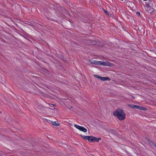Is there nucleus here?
<instances>
[{"instance_id":"1","label":"nucleus","mask_w":156,"mask_h":156,"mask_svg":"<svg viewBox=\"0 0 156 156\" xmlns=\"http://www.w3.org/2000/svg\"><path fill=\"white\" fill-rule=\"evenodd\" d=\"M113 114L120 120L124 119L126 117L125 113L123 110L121 108L117 109L113 112Z\"/></svg>"},{"instance_id":"2","label":"nucleus","mask_w":156,"mask_h":156,"mask_svg":"<svg viewBox=\"0 0 156 156\" xmlns=\"http://www.w3.org/2000/svg\"><path fill=\"white\" fill-rule=\"evenodd\" d=\"M89 61L91 64H93L99 65H102L104 66H113V64L109 62H102L96 61L94 60H90Z\"/></svg>"},{"instance_id":"3","label":"nucleus","mask_w":156,"mask_h":156,"mask_svg":"<svg viewBox=\"0 0 156 156\" xmlns=\"http://www.w3.org/2000/svg\"><path fill=\"white\" fill-rule=\"evenodd\" d=\"M74 126L79 130L84 132H86L87 131V129L85 128L76 124H74Z\"/></svg>"},{"instance_id":"4","label":"nucleus","mask_w":156,"mask_h":156,"mask_svg":"<svg viewBox=\"0 0 156 156\" xmlns=\"http://www.w3.org/2000/svg\"><path fill=\"white\" fill-rule=\"evenodd\" d=\"M100 80L103 81L110 80V79L108 77H102L101 76L100 77Z\"/></svg>"},{"instance_id":"5","label":"nucleus","mask_w":156,"mask_h":156,"mask_svg":"<svg viewBox=\"0 0 156 156\" xmlns=\"http://www.w3.org/2000/svg\"><path fill=\"white\" fill-rule=\"evenodd\" d=\"M94 137L93 136H89L88 141L89 142H94Z\"/></svg>"},{"instance_id":"6","label":"nucleus","mask_w":156,"mask_h":156,"mask_svg":"<svg viewBox=\"0 0 156 156\" xmlns=\"http://www.w3.org/2000/svg\"><path fill=\"white\" fill-rule=\"evenodd\" d=\"M53 125L56 126H58L60 125V124L58 121H54L52 122Z\"/></svg>"},{"instance_id":"7","label":"nucleus","mask_w":156,"mask_h":156,"mask_svg":"<svg viewBox=\"0 0 156 156\" xmlns=\"http://www.w3.org/2000/svg\"><path fill=\"white\" fill-rule=\"evenodd\" d=\"M101 139L100 137H99V138H96V137H94V141H96L97 142H98V141L99 140H101Z\"/></svg>"},{"instance_id":"8","label":"nucleus","mask_w":156,"mask_h":156,"mask_svg":"<svg viewBox=\"0 0 156 156\" xmlns=\"http://www.w3.org/2000/svg\"><path fill=\"white\" fill-rule=\"evenodd\" d=\"M80 136L84 139L87 140H88L89 136H83L82 135H80Z\"/></svg>"},{"instance_id":"9","label":"nucleus","mask_w":156,"mask_h":156,"mask_svg":"<svg viewBox=\"0 0 156 156\" xmlns=\"http://www.w3.org/2000/svg\"><path fill=\"white\" fill-rule=\"evenodd\" d=\"M147 11H148V12H149L150 13H151L153 12L154 9H153V8H151V9H149V10L148 11V10Z\"/></svg>"},{"instance_id":"10","label":"nucleus","mask_w":156,"mask_h":156,"mask_svg":"<svg viewBox=\"0 0 156 156\" xmlns=\"http://www.w3.org/2000/svg\"><path fill=\"white\" fill-rule=\"evenodd\" d=\"M146 6L147 9V10H148L150 8L149 4H148V3L146 5Z\"/></svg>"},{"instance_id":"11","label":"nucleus","mask_w":156,"mask_h":156,"mask_svg":"<svg viewBox=\"0 0 156 156\" xmlns=\"http://www.w3.org/2000/svg\"><path fill=\"white\" fill-rule=\"evenodd\" d=\"M140 109L142 110H146V109L143 107L140 106Z\"/></svg>"},{"instance_id":"12","label":"nucleus","mask_w":156,"mask_h":156,"mask_svg":"<svg viewBox=\"0 0 156 156\" xmlns=\"http://www.w3.org/2000/svg\"><path fill=\"white\" fill-rule=\"evenodd\" d=\"M103 11H104V12L105 13V14L107 15H109V14H108V12L106 10H105V9H103Z\"/></svg>"},{"instance_id":"13","label":"nucleus","mask_w":156,"mask_h":156,"mask_svg":"<svg viewBox=\"0 0 156 156\" xmlns=\"http://www.w3.org/2000/svg\"><path fill=\"white\" fill-rule=\"evenodd\" d=\"M94 76L96 78H97L98 79H100V76H98V75H94Z\"/></svg>"},{"instance_id":"14","label":"nucleus","mask_w":156,"mask_h":156,"mask_svg":"<svg viewBox=\"0 0 156 156\" xmlns=\"http://www.w3.org/2000/svg\"><path fill=\"white\" fill-rule=\"evenodd\" d=\"M136 105H130V107L132 108H135Z\"/></svg>"},{"instance_id":"15","label":"nucleus","mask_w":156,"mask_h":156,"mask_svg":"<svg viewBox=\"0 0 156 156\" xmlns=\"http://www.w3.org/2000/svg\"><path fill=\"white\" fill-rule=\"evenodd\" d=\"M135 108L140 109V106L136 105Z\"/></svg>"},{"instance_id":"16","label":"nucleus","mask_w":156,"mask_h":156,"mask_svg":"<svg viewBox=\"0 0 156 156\" xmlns=\"http://www.w3.org/2000/svg\"><path fill=\"white\" fill-rule=\"evenodd\" d=\"M153 144L154 145V146L156 147V144L154 143H153Z\"/></svg>"},{"instance_id":"17","label":"nucleus","mask_w":156,"mask_h":156,"mask_svg":"<svg viewBox=\"0 0 156 156\" xmlns=\"http://www.w3.org/2000/svg\"><path fill=\"white\" fill-rule=\"evenodd\" d=\"M136 13L137 14H138V15H140V13L139 12H136Z\"/></svg>"},{"instance_id":"18","label":"nucleus","mask_w":156,"mask_h":156,"mask_svg":"<svg viewBox=\"0 0 156 156\" xmlns=\"http://www.w3.org/2000/svg\"><path fill=\"white\" fill-rule=\"evenodd\" d=\"M121 0L123 1V0Z\"/></svg>"}]
</instances>
